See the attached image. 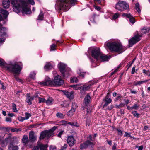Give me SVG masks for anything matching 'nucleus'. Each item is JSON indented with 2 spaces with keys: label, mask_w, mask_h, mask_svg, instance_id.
<instances>
[{
  "label": "nucleus",
  "mask_w": 150,
  "mask_h": 150,
  "mask_svg": "<svg viewBox=\"0 0 150 150\" xmlns=\"http://www.w3.org/2000/svg\"><path fill=\"white\" fill-rule=\"evenodd\" d=\"M67 141L69 146H72L74 145L75 140L73 136H69L67 138Z\"/></svg>",
  "instance_id": "nucleus-15"
},
{
  "label": "nucleus",
  "mask_w": 150,
  "mask_h": 150,
  "mask_svg": "<svg viewBox=\"0 0 150 150\" xmlns=\"http://www.w3.org/2000/svg\"><path fill=\"white\" fill-rule=\"evenodd\" d=\"M32 150H39V148L38 146H34Z\"/></svg>",
  "instance_id": "nucleus-64"
},
{
  "label": "nucleus",
  "mask_w": 150,
  "mask_h": 150,
  "mask_svg": "<svg viewBox=\"0 0 150 150\" xmlns=\"http://www.w3.org/2000/svg\"><path fill=\"white\" fill-rule=\"evenodd\" d=\"M53 101V99L52 98L49 97L46 100H45V102L47 105H49L52 104Z\"/></svg>",
  "instance_id": "nucleus-28"
},
{
  "label": "nucleus",
  "mask_w": 150,
  "mask_h": 150,
  "mask_svg": "<svg viewBox=\"0 0 150 150\" xmlns=\"http://www.w3.org/2000/svg\"><path fill=\"white\" fill-rule=\"evenodd\" d=\"M105 45L112 52H118L123 51L122 46L118 42H108L106 43Z\"/></svg>",
  "instance_id": "nucleus-4"
},
{
  "label": "nucleus",
  "mask_w": 150,
  "mask_h": 150,
  "mask_svg": "<svg viewBox=\"0 0 150 150\" xmlns=\"http://www.w3.org/2000/svg\"><path fill=\"white\" fill-rule=\"evenodd\" d=\"M64 83L63 80L61 78V76L57 75L55 77L53 81L50 80H48L43 82H40L39 83L42 86L50 85L51 86H61Z\"/></svg>",
  "instance_id": "nucleus-3"
},
{
  "label": "nucleus",
  "mask_w": 150,
  "mask_h": 150,
  "mask_svg": "<svg viewBox=\"0 0 150 150\" xmlns=\"http://www.w3.org/2000/svg\"><path fill=\"white\" fill-rule=\"evenodd\" d=\"M76 2V0H59V8L66 11L69 10L71 6L74 5Z\"/></svg>",
  "instance_id": "nucleus-5"
},
{
  "label": "nucleus",
  "mask_w": 150,
  "mask_h": 150,
  "mask_svg": "<svg viewBox=\"0 0 150 150\" xmlns=\"http://www.w3.org/2000/svg\"><path fill=\"white\" fill-rule=\"evenodd\" d=\"M25 146L28 148H32L33 146L32 142L29 143V142H28L27 144V145Z\"/></svg>",
  "instance_id": "nucleus-45"
},
{
  "label": "nucleus",
  "mask_w": 150,
  "mask_h": 150,
  "mask_svg": "<svg viewBox=\"0 0 150 150\" xmlns=\"http://www.w3.org/2000/svg\"><path fill=\"white\" fill-rule=\"evenodd\" d=\"M10 2L9 0H4L2 3L3 7L5 8H8L10 6Z\"/></svg>",
  "instance_id": "nucleus-22"
},
{
  "label": "nucleus",
  "mask_w": 150,
  "mask_h": 150,
  "mask_svg": "<svg viewBox=\"0 0 150 150\" xmlns=\"http://www.w3.org/2000/svg\"><path fill=\"white\" fill-rule=\"evenodd\" d=\"M55 45L54 44H52L50 47V50L54 51L55 50Z\"/></svg>",
  "instance_id": "nucleus-49"
},
{
  "label": "nucleus",
  "mask_w": 150,
  "mask_h": 150,
  "mask_svg": "<svg viewBox=\"0 0 150 150\" xmlns=\"http://www.w3.org/2000/svg\"><path fill=\"white\" fill-rule=\"evenodd\" d=\"M75 108H74L73 107L71 108V110H70V111L68 112H75Z\"/></svg>",
  "instance_id": "nucleus-57"
},
{
  "label": "nucleus",
  "mask_w": 150,
  "mask_h": 150,
  "mask_svg": "<svg viewBox=\"0 0 150 150\" xmlns=\"http://www.w3.org/2000/svg\"><path fill=\"white\" fill-rule=\"evenodd\" d=\"M91 86V85H89L87 86H82L80 88H81L83 91H86Z\"/></svg>",
  "instance_id": "nucleus-35"
},
{
  "label": "nucleus",
  "mask_w": 150,
  "mask_h": 150,
  "mask_svg": "<svg viewBox=\"0 0 150 150\" xmlns=\"http://www.w3.org/2000/svg\"><path fill=\"white\" fill-rule=\"evenodd\" d=\"M103 101L105 102V103L103 105V107L107 106L108 105L111 103L112 102V99L110 98H105L103 99Z\"/></svg>",
  "instance_id": "nucleus-19"
},
{
  "label": "nucleus",
  "mask_w": 150,
  "mask_h": 150,
  "mask_svg": "<svg viewBox=\"0 0 150 150\" xmlns=\"http://www.w3.org/2000/svg\"><path fill=\"white\" fill-rule=\"evenodd\" d=\"M67 145L66 144H65L64 146H62V148L61 149L62 150H64V149H65L67 147Z\"/></svg>",
  "instance_id": "nucleus-62"
},
{
  "label": "nucleus",
  "mask_w": 150,
  "mask_h": 150,
  "mask_svg": "<svg viewBox=\"0 0 150 150\" xmlns=\"http://www.w3.org/2000/svg\"><path fill=\"white\" fill-rule=\"evenodd\" d=\"M148 31L147 29L144 28L141 30L140 34L137 33L134 35L129 41V47L132 46L134 44L139 41L141 40L140 38L142 37L143 34L146 33Z\"/></svg>",
  "instance_id": "nucleus-6"
},
{
  "label": "nucleus",
  "mask_w": 150,
  "mask_h": 150,
  "mask_svg": "<svg viewBox=\"0 0 150 150\" xmlns=\"http://www.w3.org/2000/svg\"><path fill=\"white\" fill-rule=\"evenodd\" d=\"M64 124H65L66 125H67V124H69L71 125V126H77V123H74V122H68V121H64Z\"/></svg>",
  "instance_id": "nucleus-34"
},
{
  "label": "nucleus",
  "mask_w": 150,
  "mask_h": 150,
  "mask_svg": "<svg viewBox=\"0 0 150 150\" xmlns=\"http://www.w3.org/2000/svg\"><path fill=\"white\" fill-rule=\"evenodd\" d=\"M13 110L14 112H17V110L16 108V106L15 104H13Z\"/></svg>",
  "instance_id": "nucleus-46"
},
{
  "label": "nucleus",
  "mask_w": 150,
  "mask_h": 150,
  "mask_svg": "<svg viewBox=\"0 0 150 150\" xmlns=\"http://www.w3.org/2000/svg\"><path fill=\"white\" fill-rule=\"evenodd\" d=\"M110 56H108L107 55L102 54L101 53L98 61H100L102 62L108 61V60L110 58Z\"/></svg>",
  "instance_id": "nucleus-12"
},
{
  "label": "nucleus",
  "mask_w": 150,
  "mask_h": 150,
  "mask_svg": "<svg viewBox=\"0 0 150 150\" xmlns=\"http://www.w3.org/2000/svg\"><path fill=\"white\" fill-rule=\"evenodd\" d=\"M125 105V103H122L121 102H120V104L119 105H115V107L117 108H119L124 107Z\"/></svg>",
  "instance_id": "nucleus-32"
},
{
  "label": "nucleus",
  "mask_w": 150,
  "mask_h": 150,
  "mask_svg": "<svg viewBox=\"0 0 150 150\" xmlns=\"http://www.w3.org/2000/svg\"><path fill=\"white\" fill-rule=\"evenodd\" d=\"M0 66L4 68H6L8 70L15 74H19L22 69V64L20 62H10L8 64L3 59L0 58Z\"/></svg>",
  "instance_id": "nucleus-1"
},
{
  "label": "nucleus",
  "mask_w": 150,
  "mask_h": 150,
  "mask_svg": "<svg viewBox=\"0 0 150 150\" xmlns=\"http://www.w3.org/2000/svg\"><path fill=\"white\" fill-rule=\"evenodd\" d=\"M27 97L26 101L29 105H31L32 104V101H33L35 97L38 96L37 94L33 96L30 97L29 94H27Z\"/></svg>",
  "instance_id": "nucleus-16"
},
{
  "label": "nucleus",
  "mask_w": 150,
  "mask_h": 150,
  "mask_svg": "<svg viewBox=\"0 0 150 150\" xmlns=\"http://www.w3.org/2000/svg\"><path fill=\"white\" fill-rule=\"evenodd\" d=\"M134 117H139L140 114L138 113H132Z\"/></svg>",
  "instance_id": "nucleus-55"
},
{
  "label": "nucleus",
  "mask_w": 150,
  "mask_h": 150,
  "mask_svg": "<svg viewBox=\"0 0 150 150\" xmlns=\"http://www.w3.org/2000/svg\"><path fill=\"white\" fill-rule=\"evenodd\" d=\"M77 72L78 74L80 76L82 77L83 78L84 77V75L86 74V72H83L82 69H79Z\"/></svg>",
  "instance_id": "nucleus-27"
},
{
  "label": "nucleus",
  "mask_w": 150,
  "mask_h": 150,
  "mask_svg": "<svg viewBox=\"0 0 150 150\" xmlns=\"http://www.w3.org/2000/svg\"><path fill=\"white\" fill-rule=\"evenodd\" d=\"M101 54L100 49L98 47L95 48L91 52V55L92 57L97 60H98Z\"/></svg>",
  "instance_id": "nucleus-9"
},
{
  "label": "nucleus",
  "mask_w": 150,
  "mask_h": 150,
  "mask_svg": "<svg viewBox=\"0 0 150 150\" xmlns=\"http://www.w3.org/2000/svg\"><path fill=\"white\" fill-rule=\"evenodd\" d=\"M30 3L31 5H34L35 4V2L33 0H27Z\"/></svg>",
  "instance_id": "nucleus-54"
},
{
  "label": "nucleus",
  "mask_w": 150,
  "mask_h": 150,
  "mask_svg": "<svg viewBox=\"0 0 150 150\" xmlns=\"http://www.w3.org/2000/svg\"><path fill=\"white\" fill-rule=\"evenodd\" d=\"M84 100L86 105H88L91 102V98L89 95L87 94L86 95L85 98Z\"/></svg>",
  "instance_id": "nucleus-21"
},
{
  "label": "nucleus",
  "mask_w": 150,
  "mask_h": 150,
  "mask_svg": "<svg viewBox=\"0 0 150 150\" xmlns=\"http://www.w3.org/2000/svg\"><path fill=\"white\" fill-rule=\"evenodd\" d=\"M15 78L17 81L23 83V81L21 79L18 77H15Z\"/></svg>",
  "instance_id": "nucleus-56"
},
{
  "label": "nucleus",
  "mask_w": 150,
  "mask_h": 150,
  "mask_svg": "<svg viewBox=\"0 0 150 150\" xmlns=\"http://www.w3.org/2000/svg\"><path fill=\"white\" fill-rule=\"evenodd\" d=\"M39 103H43L45 102V100L44 98H42L41 97H39L38 98Z\"/></svg>",
  "instance_id": "nucleus-41"
},
{
  "label": "nucleus",
  "mask_w": 150,
  "mask_h": 150,
  "mask_svg": "<svg viewBox=\"0 0 150 150\" xmlns=\"http://www.w3.org/2000/svg\"><path fill=\"white\" fill-rule=\"evenodd\" d=\"M18 120L22 122L24 120H25V117H18Z\"/></svg>",
  "instance_id": "nucleus-53"
},
{
  "label": "nucleus",
  "mask_w": 150,
  "mask_h": 150,
  "mask_svg": "<svg viewBox=\"0 0 150 150\" xmlns=\"http://www.w3.org/2000/svg\"><path fill=\"white\" fill-rule=\"evenodd\" d=\"M18 146L14 145L12 143H11L8 146V150H18Z\"/></svg>",
  "instance_id": "nucleus-24"
},
{
  "label": "nucleus",
  "mask_w": 150,
  "mask_h": 150,
  "mask_svg": "<svg viewBox=\"0 0 150 150\" xmlns=\"http://www.w3.org/2000/svg\"><path fill=\"white\" fill-rule=\"evenodd\" d=\"M135 66H134L132 67L131 72L132 74H134L135 73Z\"/></svg>",
  "instance_id": "nucleus-58"
},
{
  "label": "nucleus",
  "mask_w": 150,
  "mask_h": 150,
  "mask_svg": "<svg viewBox=\"0 0 150 150\" xmlns=\"http://www.w3.org/2000/svg\"><path fill=\"white\" fill-rule=\"evenodd\" d=\"M36 75V73L35 72H31L30 75V77L31 78L34 79L35 78V76Z\"/></svg>",
  "instance_id": "nucleus-40"
},
{
  "label": "nucleus",
  "mask_w": 150,
  "mask_h": 150,
  "mask_svg": "<svg viewBox=\"0 0 150 150\" xmlns=\"http://www.w3.org/2000/svg\"><path fill=\"white\" fill-rule=\"evenodd\" d=\"M23 144V145L24 146H26L27 145V144L29 142V141L28 140V137L27 135H24L23 136V138L21 140Z\"/></svg>",
  "instance_id": "nucleus-23"
},
{
  "label": "nucleus",
  "mask_w": 150,
  "mask_h": 150,
  "mask_svg": "<svg viewBox=\"0 0 150 150\" xmlns=\"http://www.w3.org/2000/svg\"><path fill=\"white\" fill-rule=\"evenodd\" d=\"M78 81V79L76 77H74L71 78V82L72 83H76Z\"/></svg>",
  "instance_id": "nucleus-36"
},
{
  "label": "nucleus",
  "mask_w": 150,
  "mask_h": 150,
  "mask_svg": "<svg viewBox=\"0 0 150 150\" xmlns=\"http://www.w3.org/2000/svg\"><path fill=\"white\" fill-rule=\"evenodd\" d=\"M79 85L78 84H76V85H72L70 86V87H73L74 88V89L75 90H78L79 88H80V87H78Z\"/></svg>",
  "instance_id": "nucleus-38"
},
{
  "label": "nucleus",
  "mask_w": 150,
  "mask_h": 150,
  "mask_svg": "<svg viewBox=\"0 0 150 150\" xmlns=\"http://www.w3.org/2000/svg\"><path fill=\"white\" fill-rule=\"evenodd\" d=\"M59 69L61 73L63 76H65V69L66 67V65L63 63H60L59 65Z\"/></svg>",
  "instance_id": "nucleus-14"
},
{
  "label": "nucleus",
  "mask_w": 150,
  "mask_h": 150,
  "mask_svg": "<svg viewBox=\"0 0 150 150\" xmlns=\"http://www.w3.org/2000/svg\"><path fill=\"white\" fill-rule=\"evenodd\" d=\"M116 130L118 132V135H119L120 136H122V132L120 129H116Z\"/></svg>",
  "instance_id": "nucleus-48"
},
{
  "label": "nucleus",
  "mask_w": 150,
  "mask_h": 150,
  "mask_svg": "<svg viewBox=\"0 0 150 150\" xmlns=\"http://www.w3.org/2000/svg\"><path fill=\"white\" fill-rule=\"evenodd\" d=\"M94 146L93 143L89 141H87L83 143L80 145V148L81 149H83L87 148L88 146L93 147Z\"/></svg>",
  "instance_id": "nucleus-11"
},
{
  "label": "nucleus",
  "mask_w": 150,
  "mask_h": 150,
  "mask_svg": "<svg viewBox=\"0 0 150 150\" xmlns=\"http://www.w3.org/2000/svg\"><path fill=\"white\" fill-rule=\"evenodd\" d=\"M21 129H17V128H11V132H17L21 131Z\"/></svg>",
  "instance_id": "nucleus-39"
},
{
  "label": "nucleus",
  "mask_w": 150,
  "mask_h": 150,
  "mask_svg": "<svg viewBox=\"0 0 150 150\" xmlns=\"http://www.w3.org/2000/svg\"><path fill=\"white\" fill-rule=\"evenodd\" d=\"M130 92L134 94H136L137 93L136 91L135 90H130Z\"/></svg>",
  "instance_id": "nucleus-63"
},
{
  "label": "nucleus",
  "mask_w": 150,
  "mask_h": 150,
  "mask_svg": "<svg viewBox=\"0 0 150 150\" xmlns=\"http://www.w3.org/2000/svg\"><path fill=\"white\" fill-rule=\"evenodd\" d=\"M6 29L5 28L3 27L1 25H0V36H3L6 34Z\"/></svg>",
  "instance_id": "nucleus-20"
},
{
  "label": "nucleus",
  "mask_w": 150,
  "mask_h": 150,
  "mask_svg": "<svg viewBox=\"0 0 150 150\" xmlns=\"http://www.w3.org/2000/svg\"><path fill=\"white\" fill-rule=\"evenodd\" d=\"M38 145L39 147L40 150H46L48 146L47 144L44 145L42 144H38Z\"/></svg>",
  "instance_id": "nucleus-25"
},
{
  "label": "nucleus",
  "mask_w": 150,
  "mask_h": 150,
  "mask_svg": "<svg viewBox=\"0 0 150 150\" xmlns=\"http://www.w3.org/2000/svg\"><path fill=\"white\" fill-rule=\"evenodd\" d=\"M94 1H95L98 2L99 4H101V2H103L104 0H94Z\"/></svg>",
  "instance_id": "nucleus-60"
},
{
  "label": "nucleus",
  "mask_w": 150,
  "mask_h": 150,
  "mask_svg": "<svg viewBox=\"0 0 150 150\" xmlns=\"http://www.w3.org/2000/svg\"><path fill=\"white\" fill-rule=\"evenodd\" d=\"M119 16V15L118 13H116L112 17V20H115Z\"/></svg>",
  "instance_id": "nucleus-43"
},
{
  "label": "nucleus",
  "mask_w": 150,
  "mask_h": 150,
  "mask_svg": "<svg viewBox=\"0 0 150 150\" xmlns=\"http://www.w3.org/2000/svg\"><path fill=\"white\" fill-rule=\"evenodd\" d=\"M29 141L33 143L37 140V136L35 134L33 131H31L29 133Z\"/></svg>",
  "instance_id": "nucleus-13"
},
{
  "label": "nucleus",
  "mask_w": 150,
  "mask_h": 150,
  "mask_svg": "<svg viewBox=\"0 0 150 150\" xmlns=\"http://www.w3.org/2000/svg\"><path fill=\"white\" fill-rule=\"evenodd\" d=\"M63 93L69 99H73L74 98V92L72 91L69 92L66 91H62Z\"/></svg>",
  "instance_id": "nucleus-17"
},
{
  "label": "nucleus",
  "mask_w": 150,
  "mask_h": 150,
  "mask_svg": "<svg viewBox=\"0 0 150 150\" xmlns=\"http://www.w3.org/2000/svg\"><path fill=\"white\" fill-rule=\"evenodd\" d=\"M44 18V14L42 13V11H41L39 15L38 16V20H42Z\"/></svg>",
  "instance_id": "nucleus-31"
},
{
  "label": "nucleus",
  "mask_w": 150,
  "mask_h": 150,
  "mask_svg": "<svg viewBox=\"0 0 150 150\" xmlns=\"http://www.w3.org/2000/svg\"><path fill=\"white\" fill-rule=\"evenodd\" d=\"M124 136L125 137H130L131 138L132 137L131 135L129 133H128L127 132H126L125 133V134L124 135Z\"/></svg>",
  "instance_id": "nucleus-52"
},
{
  "label": "nucleus",
  "mask_w": 150,
  "mask_h": 150,
  "mask_svg": "<svg viewBox=\"0 0 150 150\" xmlns=\"http://www.w3.org/2000/svg\"><path fill=\"white\" fill-rule=\"evenodd\" d=\"M14 2L16 3L14 4L13 6V9L14 12L17 13H19L22 9L21 11L23 14L31 13V10L27 7L28 3L25 1L23 0H19L18 1L15 0Z\"/></svg>",
  "instance_id": "nucleus-2"
},
{
  "label": "nucleus",
  "mask_w": 150,
  "mask_h": 150,
  "mask_svg": "<svg viewBox=\"0 0 150 150\" xmlns=\"http://www.w3.org/2000/svg\"><path fill=\"white\" fill-rule=\"evenodd\" d=\"M31 116V115L29 113H25V120L28 119Z\"/></svg>",
  "instance_id": "nucleus-50"
},
{
  "label": "nucleus",
  "mask_w": 150,
  "mask_h": 150,
  "mask_svg": "<svg viewBox=\"0 0 150 150\" xmlns=\"http://www.w3.org/2000/svg\"><path fill=\"white\" fill-rule=\"evenodd\" d=\"M64 131H62L60 132L57 135L58 137H61V135L63 134Z\"/></svg>",
  "instance_id": "nucleus-59"
},
{
  "label": "nucleus",
  "mask_w": 150,
  "mask_h": 150,
  "mask_svg": "<svg viewBox=\"0 0 150 150\" xmlns=\"http://www.w3.org/2000/svg\"><path fill=\"white\" fill-rule=\"evenodd\" d=\"M52 68V66L49 62L46 63L44 67V69L46 70H48L51 69Z\"/></svg>",
  "instance_id": "nucleus-26"
},
{
  "label": "nucleus",
  "mask_w": 150,
  "mask_h": 150,
  "mask_svg": "<svg viewBox=\"0 0 150 150\" xmlns=\"http://www.w3.org/2000/svg\"><path fill=\"white\" fill-rule=\"evenodd\" d=\"M56 116L57 117L62 119L64 118L65 115L62 113H57Z\"/></svg>",
  "instance_id": "nucleus-37"
},
{
  "label": "nucleus",
  "mask_w": 150,
  "mask_h": 150,
  "mask_svg": "<svg viewBox=\"0 0 150 150\" xmlns=\"http://www.w3.org/2000/svg\"><path fill=\"white\" fill-rule=\"evenodd\" d=\"M115 8L119 11H122L124 10L128 9L129 6L125 1H119L116 4Z\"/></svg>",
  "instance_id": "nucleus-8"
},
{
  "label": "nucleus",
  "mask_w": 150,
  "mask_h": 150,
  "mask_svg": "<svg viewBox=\"0 0 150 150\" xmlns=\"http://www.w3.org/2000/svg\"><path fill=\"white\" fill-rule=\"evenodd\" d=\"M135 8L138 12L139 13H140L141 12V10L139 8V3H137L136 4Z\"/></svg>",
  "instance_id": "nucleus-33"
},
{
  "label": "nucleus",
  "mask_w": 150,
  "mask_h": 150,
  "mask_svg": "<svg viewBox=\"0 0 150 150\" xmlns=\"http://www.w3.org/2000/svg\"><path fill=\"white\" fill-rule=\"evenodd\" d=\"M123 98V97L119 94H117V96L116 98H115L114 100V101L115 102H116L118 100H119L120 102H121V100H122Z\"/></svg>",
  "instance_id": "nucleus-30"
},
{
  "label": "nucleus",
  "mask_w": 150,
  "mask_h": 150,
  "mask_svg": "<svg viewBox=\"0 0 150 150\" xmlns=\"http://www.w3.org/2000/svg\"><path fill=\"white\" fill-rule=\"evenodd\" d=\"M91 120L89 119H87L86 121V126H89L91 124Z\"/></svg>",
  "instance_id": "nucleus-51"
},
{
  "label": "nucleus",
  "mask_w": 150,
  "mask_h": 150,
  "mask_svg": "<svg viewBox=\"0 0 150 150\" xmlns=\"http://www.w3.org/2000/svg\"><path fill=\"white\" fill-rule=\"evenodd\" d=\"M57 128V127L54 126L49 130H45L42 132L40 134V139H43L45 137L49 138L51 137H53L54 134V132Z\"/></svg>",
  "instance_id": "nucleus-7"
},
{
  "label": "nucleus",
  "mask_w": 150,
  "mask_h": 150,
  "mask_svg": "<svg viewBox=\"0 0 150 150\" xmlns=\"http://www.w3.org/2000/svg\"><path fill=\"white\" fill-rule=\"evenodd\" d=\"M111 13L109 12L106 13V14L105 15V18L107 19L110 17L111 16Z\"/></svg>",
  "instance_id": "nucleus-47"
},
{
  "label": "nucleus",
  "mask_w": 150,
  "mask_h": 150,
  "mask_svg": "<svg viewBox=\"0 0 150 150\" xmlns=\"http://www.w3.org/2000/svg\"><path fill=\"white\" fill-rule=\"evenodd\" d=\"M148 81L147 80H145L143 81H135L134 83V86H137L138 85H140L143 84L144 83H146Z\"/></svg>",
  "instance_id": "nucleus-29"
},
{
  "label": "nucleus",
  "mask_w": 150,
  "mask_h": 150,
  "mask_svg": "<svg viewBox=\"0 0 150 150\" xmlns=\"http://www.w3.org/2000/svg\"><path fill=\"white\" fill-rule=\"evenodd\" d=\"M120 67V66H119L118 68L116 69H115V71H114L112 72L111 73V75H113V74H114L117 71V70Z\"/></svg>",
  "instance_id": "nucleus-61"
},
{
  "label": "nucleus",
  "mask_w": 150,
  "mask_h": 150,
  "mask_svg": "<svg viewBox=\"0 0 150 150\" xmlns=\"http://www.w3.org/2000/svg\"><path fill=\"white\" fill-rule=\"evenodd\" d=\"M132 109L137 110L139 108V105L137 103L134 104V105L132 106Z\"/></svg>",
  "instance_id": "nucleus-42"
},
{
  "label": "nucleus",
  "mask_w": 150,
  "mask_h": 150,
  "mask_svg": "<svg viewBox=\"0 0 150 150\" xmlns=\"http://www.w3.org/2000/svg\"><path fill=\"white\" fill-rule=\"evenodd\" d=\"M9 14L8 12L6 10L0 9V21L6 19Z\"/></svg>",
  "instance_id": "nucleus-10"
},
{
  "label": "nucleus",
  "mask_w": 150,
  "mask_h": 150,
  "mask_svg": "<svg viewBox=\"0 0 150 150\" xmlns=\"http://www.w3.org/2000/svg\"><path fill=\"white\" fill-rule=\"evenodd\" d=\"M150 71L149 70H146L144 69L143 70V73H144L147 76H149Z\"/></svg>",
  "instance_id": "nucleus-44"
},
{
  "label": "nucleus",
  "mask_w": 150,
  "mask_h": 150,
  "mask_svg": "<svg viewBox=\"0 0 150 150\" xmlns=\"http://www.w3.org/2000/svg\"><path fill=\"white\" fill-rule=\"evenodd\" d=\"M123 16L126 17L129 19L130 22L132 24H134L135 22L134 18L130 14H126L123 13L122 14Z\"/></svg>",
  "instance_id": "nucleus-18"
}]
</instances>
